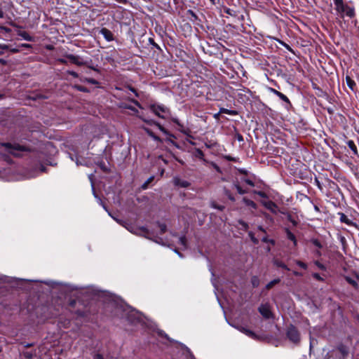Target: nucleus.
Segmentation results:
<instances>
[{
  "mask_svg": "<svg viewBox=\"0 0 359 359\" xmlns=\"http://www.w3.org/2000/svg\"><path fill=\"white\" fill-rule=\"evenodd\" d=\"M30 148L16 142H4L0 144V152H6L14 157H21L25 153L29 152Z\"/></svg>",
  "mask_w": 359,
  "mask_h": 359,
  "instance_id": "nucleus-1",
  "label": "nucleus"
},
{
  "mask_svg": "<svg viewBox=\"0 0 359 359\" xmlns=\"http://www.w3.org/2000/svg\"><path fill=\"white\" fill-rule=\"evenodd\" d=\"M337 14L341 18L345 16L353 18L355 15L353 7L345 4L343 0H333Z\"/></svg>",
  "mask_w": 359,
  "mask_h": 359,
  "instance_id": "nucleus-2",
  "label": "nucleus"
},
{
  "mask_svg": "<svg viewBox=\"0 0 359 359\" xmlns=\"http://www.w3.org/2000/svg\"><path fill=\"white\" fill-rule=\"evenodd\" d=\"M287 338L293 343L298 344L300 341L299 333L297 329L293 326L290 325L287 330Z\"/></svg>",
  "mask_w": 359,
  "mask_h": 359,
  "instance_id": "nucleus-3",
  "label": "nucleus"
},
{
  "mask_svg": "<svg viewBox=\"0 0 359 359\" xmlns=\"http://www.w3.org/2000/svg\"><path fill=\"white\" fill-rule=\"evenodd\" d=\"M150 109L155 115L161 118H165L164 114L168 112V109L163 105L152 104L150 107Z\"/></svg>",
  "mask_w": 359,
  "mask_h": 359,
  "instance_id": "nucleus-4",
  "label": "nucleus"
},
{
  "mask_svg": "<svg viewBox=\"0 0 359 359\" xmlns=\"http://www.w3.org/2000/svg\"><path fill=\"white\" fill-rule=\"evenodd\" d=\"M262 204L269 210L273 214H277L279 212L277 205L271 201H262Z\"/></svg>",
  "mask_w": 359,
  "mask_h": 359,
  "instance_id": "nucleus-5",
  "label": "nucleus"
},
{
  "mask_svg": "<svg viewBox=\"0 0 359 359\" xmlns=\"http://www.w3.org/2000/svg\"><path fill=\"white\" fill-rule=\"evenodd\" d=\"M259 311L265 318L269 319L272 317V313L269 304H262L259 307Z\"/></svg>",
  "mask_w": 359,
  "mask_h": 359,
  "instance_id": "nucleus-6",
  "label": "nucleus"
},
{
  "mask_svg": "<svg viewBox=\"0 0 359 359\" xmlns=\"http://www.w3.org/2000/svg\"><path fill=\"white\" fill-rule=\"evenodd\" d=\"M65 57L67 58L72 63L78 66H82L86 64V62H84L82 58L79 55L67 54L65 55Z\"/></svg>",
  "mask_w": 359,
  "mask_h": 359,
  "instance_id": "nucleus-7",
  "label": "nucleus"
},
{
  "mask_svg": "<svg viewBox=\"0 0 359 359\" xmlns=\"http://www.w3.org/2000/svg\"><path fill=\"white\" fill-rule=\"evenodd\" d=\"M100 33L104 36V38L107 41H111L114 40V34L109 29L105 27L102 28L101 30L100 31Z\"/></svg>",
  "mask_w": 359,
  "mask_h": 359,
  "instance_id": "nucleus-8",
  "label": "nucleus"
},
{
  "mask_svg": "<svg viewBox=\"0 0 359 359\" xmlns=\"http://www.w3.org/2000/svg\"><path fill=\"white\" fill-rule=\"evenodd\" d=\"M173 182L175 186L182 188H187L190 186V183L188 181L182 180L178 177H175L173 179Z\"/></svg>",
  "mask_w": 359,
  "mask_h": 359,
  "instance_id": "nucleus-9",
  "label": "nucleus"
},
{
  "mask_svg": "<svg viewBox=\"0 0 359 359\" xmlns=\"http://www.w3.org/2000/svg\"><path fill=\"white\" fill-rule=\"evenodd\" d=\"M346 144L353 152V156H351V158H354L355 156L359 158L358 149H357V147H356L355 142L353 140H348V141H347Z\"/></svg>",
  "mask_w": 359,
  "mask_h": 359,
  "instance_id": "nucleus-10",
  "label": "nucleus"
},
{
  "mask_svg": "<svg viewBox=\"0 0 359 359\" xmlns=\"http://www.w3.org/2000/svg\"><path fill=\"white\" fill-rule=\"evenodd\" d=\"M238 329L239 331L244 333L249 337H251L252 339H257V337L255 332H253L252 331H251L250 330H249L245 327L239 326V327H238Z\"/></svg>",
  "mask_w": 359,
  "mask_h": 359,
  "instance_id": "nucleus-11",
  "label": "nucleus"
},
{
  "mask_svg": "<svg viewBox=\"0 0 359 359\" xmlns=\"http://www.w3.org/2000/svg\"><path fill=\"white\" fill-rule=\"evenodd\" d=\"M337 348L341 353L343 359L346 358L348 356L349 351L348 348L346 346L341 344L337 346Z\"/></svg>",
  "mask_w": 359,
  "mask_h": 359,
  "instance_id": "nucleus-12",
  "label": "nucleus"
},
{
  "mask_svg": "<svg viewBox=\"0 0 359 359\" xmlns=\"http://www.w3.org/2000/svg\"><path fill=\"white\" fill-rule=\"evenodd\" d=\"M339 219H340L341 222L345 223L348 226L353 225V222L350 219H348V217L344 213L339 212Z\"/></svg>",
  "mask_w": 359,
  "mask_h": 359,
  "instance_id": "nucleus-13",
  "label": "nucleus"
},
{
  "mask_svg": "<svg viewBox=\"0 0 359 359\" xmlns=\"http://www.w3.org/2000/svg\"><path fill=\"white\" fill-rule=\"evenodd\" d=\"M233 187L236 189L239 194H245L248 192V189L242 188L240 182L237 180L233 182Z\"/></svg>",
  "mask_w": 359,
  "mask_h": 359,
  "instance_id": "nucleus-14",
  "label": "nucleus"
},
{
  "mask_svg": "<svg viewBox=\"0 0 359 359\" xmlns=\"http://www.w3.org/2000/svg\"><path fill=\"white\" fill-rule=\"evenodd\" d=\"M346 82L348 88L351 90L355 91L356 83L348 75L346 76Z\"/></svg>",
  "mask_w": 359,
  "mask_h": 359,
  "instance_id": "nucleus-15",
  "label": "nucleus"
},
{
  "mask_svg": "<svg viewBox=\"0 0 359 359\" xmlns=\"http://www.w3.org/2000/svg\"><path fill=\"white\" fill-rule=\"evenodd\" d=\"M18 35L23 38L25 40L27 41H33V37L31 36L27 32L25 31H19L18 32Z\"/></svg>",
  "mask_w": 359,
  "mask_h": 359,
  "instance_id": "nucleus-16",
  "label": "nucleus"
},
{
  "mask_svg": "<svg viewBox=\"0 0 359 359\" xmlns=\"http://www.w3.org/2000/svg\"><path fill=\"white\" fill-rule=\"evenodd\" d=\"M243 202L248 206L251 207L253 209H257V204L252 201V200H250L245 197L243 198Z\"/></svg>",
  "mask_w": 359,
  "mask_h": 359,
  "instance_id": "nucleus-17",
  "label": "nucleus"
},
{
  "mask_svg": "<svg viewBox=\"0 0 359 359\" xmlns=\"http://www.w3.org/2000/svg\"><path fill=\"white\" fill-rule=\"evenodd\" d=\"M142 118L144 122H146V123H150V124H151V123H154V125H156V126L158 128V129H159L161 131H162V132H163V133H167V130H165V128L163 126H162L160 123H156V122L153 121H148V120H146V119H144V118Z\"/></svg>",
  "mask_w": 359,
  "mask_h": 359,
  "instance_id": "nucleus-18",
  "label": "nucleus"
},
{
  "mask_svg": "<svg viewBox=\"0 0 359 359\" xmlns=\"http://www.w3.org/2000/svg\"><path fill=\"white\" fill-rule=\"evenodd\" d=\"M219 114H226L232 116H236L238 114V111L236 110H230L225 108H220Z\"/></svg>",
  "mask_w": 359,
  "mask_h": 359,
  "instance_id": "nucleus-19",
  "label": "nucleus"
},
{
  "mask_svg": "<svg viewBox=\"0 0 359 359\" xmlns=\"http://www.w3.org/2000/svg\"><path fill=\"white\" fill-rule=\"evenodd\" d=\"M278 97L287 104L286 108H289V107L292 106V104H291L290 100L283 93H280Z\"/></svg>",
  "mask_w": 359,
  "mask_h": 359,
  "instance_id": "nucleus-20",
  "label": "nucleus"
},
{
  "mask_svg": "<svg viewBox=\"0 0 359 359\" xmlns=\"http://www.w3.org/2000/svg\"><path fill=\"white\" fill-rule=\"evenodd\" d=\"M286 233H287V238L289 240L293 241L294 245H296L297 240H296L295 236L287 229H286Z\"/></svg>",
  "mask_w": 359,
  "mask_h": 359,
  "instance_id": "nucleus-21",
  "label": "nucleus"
},
{
  "mask_svg": "<svg viewBox=\"0 0 359 359\" xmlns=\"http://www.w3.org/2000/svg\"><path fill=\"white\" fill-rule=\"evenodd\" d=\"M273 264L278 267H280L287 271L290 270V269L287 266V265H285L283 262H281L280 260H278V259L274 260Z\"/></svg>",
  "mask_w": 359,
  "mask_h": 359,
  "instance_id": "nucleus-22",
  "label": "nucleus"
},
{
  "mask_svg": "<svg viewBox=\"0 0 359 359\" xmlns=\"http://www.w3.org/2000/svg\"><path fill=\"white\" fill-rule=\"evenodd\" d=\"M280 281V278H276V279H274L271 281H270L266 285V290H270L275 285L279 283Z\"/></svg>",
  "mask_w": 359,
  "mask_h": 359,
  "instance_id": "nucleus-23",
  "label": "nucleus"
},
{
  "mask_svg": "<svg viewBox=\"0 0 359 359\" xmlns=\"http://www.w3.org/2000/svg\"><path fill=\"white\" fill-rule=\"evenodd\" d=\"M259 283H260V280L257 276H254L252 277L251 283H252L253 287H257L259 285Z\"/></svg>",
  "mask_w": 359,
  "mask_h": 359,
  "instance_id": "nucleus-24",
  "label": "nucleus"
},
{
  "mask_svg": "<svg viewBox=\"0 0 359 359\" xmlns=\"http://www.w3.org/2000/svg\"><path fill=\"white\" fill-rule=\"evenodd\" d=\"M345 280L350 284L353 287L355 288H358V283L352 279L351 278L348 277V276H345Z\"/></svg>",
  "mask_w": 359,
  "mask_h": 359,
  "instance_id": "nucleus-25",
  "label": "nucleus"
},
{
  "mask_svg": "<svg viewBox=\"0 0 359 359\" xmlns=\"http://www.w3.org/2000/svg\"><path fill=\"white\" fill-rule=\"evenodd\" d=\"M147 134L151 137L154 140L161 142V140L159 137L156 136L151 130L145 129Z\"/></svg>",
  "mask_w": 359,
  "mask_h": 359,
  "instance_id": "nucleus-26",
  "label": "nucleus"
},
{
  "mask_svg": "<svg viewBox=\"0 0 359 359\" xmlns=\"http://www.w3.org/2000/svg\"><path fill=\"white\" fill-rule=\"evenodd\" d=\"M225 196L231 201L234 202L236 201L235 197L231 193V191L228 189H224Z\"/></svg>",
  "mask_w": 359,
  "mask_h": 359,
  "instance_id": "nucleus-27",
  "label": "nucleus"
},
{
  "mask_svg": "<svg viewBox=\"0 0 359 359\" xmlns=\"http://www.w3.org/2000/svg\"><path fill=\"white\" fill-rule=\"evenodd\" d=\"M241 182H245V184H248L250 187H255V183L253 182V181L245 177L241 178Z\"/></svg>",
  "mask_w": 359,
  "mask_h": 359,
  "instance_id": "nucleus-28",
  "label": "nucleus"
},
{
  "mask_svg": "<svg viewBox=\"0 0 359 359\" xmlns=\"http://www.w3.org/2000/svg\"><path fill=\"white\" fill-rule=\"evenodd\" d=\"M158 226L160 229L161 234L165 233V231L167 230V226L165 224L158 223Z\"/></svg>",
  "mask_w": 359,
  "mask_h": 359,
  "instance_id": "nucleus-29",
  "label": "nucleus"
},
{
  "mask_svg": "<svg viewBox=\"0 0 359 359\" xmlns=\"http://www.w3.org/2000/svg\"><path fill=\"white\" fill-rule=\"evenodd\" d=\"M211 207L215 208V209H217L219 210H221V211L224 210V208H225L224 205H218L215 202H212L211 203Z\"/></svg>",
  "mask_w": 359,
  "mask_h": 359,
  "instance_id": "nucleus-30",
  "label": "nucleus"
},
{
  "mask_svg": "<svg viewBox=\"0 0 359 359\" xmlns=\"http://www.w3.org/2000/svg\"><path fill=\"white\" fill-rule=\"evenodd\" d=\"M179 243L183 246L184 249L187 248V239L185 236L179 238Z\"/></svg>",
  "mask_w": 359,
  "mask_h": 359,
  "instance_id": "nucleus-31",
  "label": "nucleus"
},
{
  "mask_svg": "<svg viewBox=\"0 0 359 359\" xmlns=\"http://www.w3.org/2000/svg\"><path fill=\"white\" fill-rule=\"evenodd\" d=\"M74 88L81 92H88V90L86 87L80 85H74Z\"/></svg>",
  "mask_w": 359,
  "mask_h": 359,
  "instance_id": "nucleus-32",
  "label": "nucleus"
},
{
  "mask_svg": "<svg viewBox=\"0 0 359 359\" xmlns=\"http://www.w3.org/2000/svg\"><path fill=\"white\" fill-rule=\"evenodd\" d=\"M35 353L32 351H26L23 353L24 356L26 358L32 359Z\"/></svg>",
  "mask_w": 359,
  "mask_h": 359,
  "instance_id": "nucleus-33",
  "label": "nucleus"
},
{
  "mask_svg": "<svg viewBox=\"0 0 359 359\" xmlns=\"http://www.w3.org/2000/svg\"><path fill=\"white\" fill-rule=\"evenodd\" d=\"M311 243L317 248H322L323 245L318 239H312Z\"/></svg>",
  "mask_w": 359,
  "mask_h": 359,
  "instance_id": "nucleus-34",
  "label": "nucleus"
},
{
  "mask_svg": "<svg viewBox=\"0 0 359 359\" xmlns=\"http://www.w3.org/2000/svg\"><path fill=\"white\" fill-rule=\"evenodd\" d=\"M295 263L299 266L301 268L304 269H307V265L302 262V261H299V260H295Z\"/></svg>",
  "mask_w": 359,
  "mask_h": 359,
  "instance_id": "nucleus-35",
  "label": "nucleus"
},
{
  "mask_svg": "<svg viewBox=\"0 0 359 359\" xmlns=\"http://www.w3.org/2000/svg\"><path fill=\"white\" fill-rule=\"evenodd\" d=\"M287 219L293 224V226H297V222L295 221V219H293L290 214L287 215Z\"/></svg>",
  "mask_w": 359,
  "mask_h": 359,
  "instance_id": "nucleus-36",
  "label": "nucleus"
},
{
  "mask_svg": "<svg viewBox=\"0 0 359 359\" xmlns=\"http://www.w3.org/2000/svg\"><path fill=\"white\" fill-rule=\"evenodd\" d=\"M154 180V177H149L143 184H142V188L144 189H147V187H148V184L151 182V181Z\"/></svg>",
  "mask_w": 359,
  "mask_h": 359,
  "instance_id": "nucleus-37",
  "label": "nucleus"
},
{
  "mask_svg": "<svg viewBox=\"0 0 359 359\" xmlns=\"http://www.w3.org/2000/svg\"><path fill=\"white\" fill-rule=\"evenodd\" d=\"M255 194H257L258 196H259L260 197L262 198H267V195L266 193H264V191H254Z\"/></svg>",
  "mask_w": 359,
  "mask_h": 359,
  "instance_id": "nucleus-38",
  "label": "nucleus"
},
{
  "mask_svg": "<svg viewBox=\"0 0 359 359\" xmlns=\"http://www.w3.org/2000/svg\"><path fill=\"white\" fill-rule=\"evenodd\" d=\"M239 224L242 226V227L245 230H247L248 229V227H249L248 224L245 222H244L243 220H240L239 221Z\"/></svg>",
  "mask_w": 359,
  "mask_h": 359,
  "instance_id": "nucleus-39",
  "label": "nucleus"
},
{
  "mask_svg": "<svg viewBox=\"0 0 359 359\" xmlns=\"http://www.w3.org/2000/svg\"><path fill=\"white\" fill-rule=\"evenodd\" d=\"M86 81L89 83H92V84H97L98 82L95 80L94 79H86Z\"/></svg>",
  "mask_w": 359,
  "mask_h": 359,
  "instance_id": "nucleus-40",
  "label": "nucleus"
},
{
  "mask_svg": "<svg viewBox=\"0 0 359 359\" xmlns=\"http://www.w3.org/2000/svg\"><path fill=\"white\" fill-rule=\"evenodd\" d=\"M0 29L4 30L5 32L10 33L11 29L4 26H0Z\"/></svg>",
  "mask_w": 359,
  "mask_h": 359,
  "instance_id": "nucleus-41",
  "label": "nucleus"
},
{
  "mask_svg": "<svg viewBox=\"0 0 359 359\" xmlns=\"http://www.w3.org/2000/svg\"><path fill=\"white\" fill-rule=\"evenodd\" d=\"M313 277L318 280H321V281L323 280V279L320 277V276L317 273H313Z\"/></svg>",
  "mask_w": 359,
  "mask_h": 359,
  "instance_id": "nucleus-42",
  "label": "nucleus"
},
{
  "mask_svg": "<svg viewBox=\"0 0 359 359\" xmlns=\"http://www.w3.org/2000/svg\"><path fill=\"white\" fill-rule=\"evenodd\" d=\"M67 73H68V74H69L75 78H77L79 76V74L74 71H68Z\"/></svg>",
  "mask_w": 359,
  "mask_h": 359,
  "instance_id": "nucleus-43",
  "label": "nucleus"
},
{
  "mask_svg": "<svg viewBox=\"0 0 359 359\" xmlns=\"http://www.w3.org/2000/svg\"><path fill=\"white\" fill-rule=\"evenodd\" d=\"M188 12L191 15V16L194 18V20L198 19L197 15H196V13L194 11H192L191 10H189Z\"/></svg>",
  "mask_w": 359,
  "mask_h": 359,
  "instance_id": "nucleus-44",
  "label": "nucleus"
},
{
  "mask_svg": "<svg viewBox=\"0 0 359 359\" xmlns=\"http://www.w3.org/2000/svg\"><path fill=\"white\" fill-rule=\"evenodd\" d=\"M130 101L138 107L142 108L140 103L137 100L132 99Z\"/></svg>",
  "mask_w": 359,
  "mask_h": 359,
  "instance_id": "nucleus-45",
  "label": "nucleus"
},
{
  "mask_svg": "<svg viewBox=\"0 0 359 359\" xmlns=\"http://www.w3.org/2000/svg\"><path fill=\"white\" fill-rule=\"evenodd\" d=\"M270 91L271 93H273L274 95H276V96H278L279 93H280V91H278L274 88H270Z\"/></svg>",
  "mask_w": 359,
  "mask_h": 359,
  "instance_id": "nucleus-46",
  "label": "nucleus"
},
{
  "mask_svg": "<svg viewBox=\"0 0 359 359\" xmlns=\"http://www.w3.org/2000/svg\"><path fill=\"white\" fill-rule=\"evenodd\" d=\"M0 48L2 50H7L9 48V46L6 44L0 43Z\"/></svg>",
  "mask_w": 359,
  "mask_h": 359,
  "instance_id": "nucleus-47",
  "label": "nucleus"
},
{
  "mask_svg": "<svg viewBox=\"0 0 359 359\" xmlns=\"http://www.w3.org/2000/svg\"><path fill=\"white\" fill-rule=\"evenodd\" d=\"M126 108L132 110L135 113H137L138 112V110L136 108H135V107H133L132 106H126Z\"/></svg>",
  "mask_w": 359,
  "mask_h": 359,
  "instance_id": "nucleus-48",
  "label": "nucleus"
},
{
  "mask_svg": "<svg viewBox=\"0 0 359 359\" xmlns=\"http://www.w3.org/2000/svg\"><path fill=\"white\" fill-rule=\"evenodd\" d=\"M95 359H104V356L102 354L96 353L94 356Z\"/></svg>",
  "mask_w": 359,
  "mask_h": 359,
  "instance_id": "nucleus-49",
  "label": "nucleus"
},
{
  "mask_svg": "<svg viewBox=\"0 0 359 359\" xmlns=\"http://www.w3.org/2000/svg\"><path fill=\"white\" fill-rule=\"evenodd\" d=\"M57 62L63 65H66L67 63V61L64 58H59Z\"/></svg>",
  "mask_w": 359,
  "mask_h": 359,
  "instance_id": "nucleus-50",
  "label": "nucleus"
},
{
  "mask_svg": "<svg viewBox=\"0 0 359 359\" xmlns=\"http://www.w3.org/2000/svg\"><path fill=\"white\" fill-rule=\"evenodd\" d=\"M142 231L144 232L145 236L147 238H149V231L148 230H147L145 228H143Z\"/></svg>",
  "mask_w": 359,
  "mask_h": 359,
  "instance_id": "nucleus-51",
  "label": "nucleus"
},
{
  "mask_svg": "<svg viewBox=\"0 0 359 359\" xmlns=\"http://www.w3.org/2000/svg\"><path fill=\"white\" fill-rule=\"evenodd\" d=\"M117 2L123 4H126L128 1V0H116Z\"/></svg>",
  "mask_w": 359,
  "mask_h": 359,
  "instance_id": "nucleus-52",
  "label": "nucleus"
},
{
  "mask_svg": "<svg viewBox=\"0 0 359 359\" xmlns=\"http://www.w3.org/2000/svg\"><path fill=\"white\" fill-rule=\"evenodd\" d=\"M225 158L227 159L228 161H235L234 158H233V157H231L230 156H225Z\"/></svg>",
  "mask_w": 359,
  "mask_h": 359,
  "instance_id": "nucleus-53",
  "label": "nucleus"
},
{
  "mask_svg": "<svg viewBox=\"0 0 359 359\" xmlns=\"http://www.w3.org/2000/svg\"><path fill=\"white\" fill-rule=\"evenodd\" d=\"M0 63L3 65H6L7 64V62L4 59L0 58Z\"/></svg>",
  "mask_w": 359,
  "mask_h": 359,
  "instance_id": "nucleus-54",
  "label": "nucleus"
},
{
  "mask_svg": "<svg viewBox=\"0 0 359 359\" xmlns=\"http://www.w3.org/2000/svg\"><path fill=\"white\" fill-rule=\"evenodd\" d=\"M21 46L24 47V48H30L31 45L28 44V43H22V44H21Z\"/></svg>",
  "mask_w": 359,
  "mask_h": 359,
  "instance_id": "nucleus-55",
  "label": "nucleus"
},
{
  "mask_svg": "<svg viewBox=\"0 0 359 359\" xmlns=\"http://www.w3.org/2000/svg\"><path fill=\"white\" fill-rule=\"evenodd\" d=\"M10 50L12 53H18L20 51V50L18 48H11V49H10Z\"/></svg>",
  "mask_w": 359,
  "mask_h": 359,
  "instance_id": "nucleus-56",
  "label": "nucleus"
},
{
  "mask_svg": "<svg viewBox=\"0 0 359 359\" xmlns=\"http://www.w3.org/2000/svg\"><path fill=\"white\" fill-rule=\"evenodd\" d=\"M293 274H294V276H302V273H299V272H298V271H293Z\"/></svg>",
  "mask_w": 359,
  "mask_h": 359,
  "instance_id": "nucleus-57",
  "label": "nucleus"
},
{
  "mask_svg": "<svg viewBox=\"0 0 359 359\" xmlns=\"http://www.w3.org/2000/svg\"><path fill=\"white\" fill-rule=\"evenodd\" d=\"M130 90H131V91H133V92L135 94V95H136L137 97H138V94H137V93L136 92V90H135V88H130Z\"/></svg>",
  "mask_w": 359,
  "mask_h": 359,
  "instance_id": "nucleus-58",
  "label": "nucleus"
},
{
  "mask_svg": "<svg viewBox=\"0 0 359 359\" xmlns=\"http://www.w3.org/2000/svg\"><path fill=\"white\" fill-rule=\"evenodd\" d=\"M251 238L254 243L257 244L258 243V241L257 238H254L253 236H252Z\"/></svg>",
  "mask_w": 359,
  "mask_h": 359,
  "instance_id": "nucleus-59",
  "label": "nucleus"
},
{
  "mask_svg": "<svg viewBox=\"0 0 359 359\" xmlns=\"http://www.w3.org/2000/svg\"><path fill=\"white\" fill-rule=\"evenodd\" d=\"M4 17V13L1 9H0V18H3Z\"/></svg>",
  "mask_w": 359,
  "mask_h": 359,
  "instance_id": "nucleus-60",
  "label": "nucleus"
},
{
  "mask_svg": "<svg viewBox=\"0 0 359 359\" xmlns=\"http://www.w3.org/2000/svg\"><path fill=\"white\" fill-rule=\"evenodd\" d=\"M238 140L239 141H243V136L241 135H238Z\"/></svg>",
  "mask_w": 359,
  "mask_h": 359,
  "instance_id": "nucleus-61",
  "label": "nucleus"
},
{
  "mask_svg": "<svg viewBox=\"0 0 359 359\" xmlns=\"http://www.w3.org/2000/svg\"><path fill=\"white\" fill-rule=\"evenodd\" d=\"M258 229L259 231L265 233V230H264V229L262 226H258Z\"/></svg>",
  "mask_w": 359,
  "mask_h": 359,
  "instance_id": "nucleus-62",
  "label": "nucleus"
},
{
  "mask_svg": "<svg viewBox=\"0 0 359 359\" xmlns=\"http://www.w3.org/2000/svg\"><path fill=\"white\" fill-rule=\"evenodd\" d=\"M316 264L320 268V269H323V266L320 264H319L318 262H316Z\"/></svg>",
  "mask_w": 359,
  "mask_h": 359,
  "instance_id": "nucleus-63",
  "label": "nucleus"
},
{
  "mask_svg": "<svg viewBox=\"0 0 359 359\" xmlns=\"http://www.w3.org/2000/svg\"><path fill=\"white\" fill-rule=\"evenodd\" d=\"M239 172L243 174H247V172L245 170H240Z\"/></svg>",
  "mask_w": 359,
  "mask_h": 359,
  "instance_id": "nucleus-64",
  "label": "nucleus"
}]
</instances>
